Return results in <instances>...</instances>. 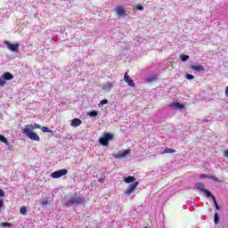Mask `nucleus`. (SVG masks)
<instances>
[{
	"instance_id": "nucleus-1",
	"label": "nucleus",
	"mask_w": 228,
	"mask_h": 228,
	"mask_svg": "<svg viewBox=\"0 0 228 228\" xmlns=\"http://www.w3.org/2000/svg\"><path fill=\"white\" fill-rule=\"evenodd\" d=\"M41 127L42 126L37 123H34V125H26L25 127L21 129V133L34 142H40V136L34 131L35 129H41Z\"/></svg>"
},
{
	"instance_id": "nucleus-2",
	"label": "nucleus",
	"mask_w": 228,
	"mask_h": 228,
	"mask_svg": "<svg viewBox=\"0 0 228 228\" xmlns=\"http://www.w3.org/2000/svg\"><path fill=\"white\" fill-rule=\"evenodd\" d=\"M83 202H85V198H81V197H71L69 200H67V202L65 203V206L67 208H70V206H74V204H76L77 206H79L81 204H83Z\"/></svg>"
},
{
	"instance_id": "nucleus-3",
	"label": "nucleus",
	"mask_w": 228,
	"mask_h": 228,
	"mask_svg": "<svg viewBox=\"0 0 228 228\" xmlns=\"http://www.w3.org/2000/svg\"><path fill=\"white\" fill-rule=\"evenodd\" d=\"M113 134L104 133L103 137H101L99 139V142L101 143V145H103V147H108V145H110L109 142H110V140H113Z\"/></svg>"
},
{
	"instance_id": "nucleus-4",
	"label": "nucleus",
	"mask_w": 228,
	"mask_h": 228,
	"mask_svg": "<svg viewBox=\"0 0 228 228\" xmlns=\"http://www.w3.org/2000/svg\"><path fill=\"white\" fill-rule=\"evenodd\" d=\"M67 174H69V170L63 168L53 172L51 177H53V179H60V177H63V175H67Z\"/></svg>"
},
{
	"instance_id": "nucleus-5",
	"label": "nucleus",
	"mask_w": 228,
	"mask_h": 228,
	"mask_svg": "<svg viewBox=\"0 0 228 228\" xmlns=\"http://www.w3.org/2000/svg\"><path fill=\"white\" fill-rule=\"evenodd\" d=\"M4 45H6L7 49H9V51H12V53H17V51H19V44H12L8 41H4Z\"/></svg>"
},
{
	"instance_id": "nucleus-6",
	"label": "nucleus",
	"mask_w": 228,
	"mask_h": 228,
	"mask_svg": "<svg viewBox=\"0 0 228 228\" xmlns=\"http://www.w3.org/2000/svg\"><path fill=\"white\" fill-rule=\"evenodd\" d=\"M138 184H140V183L138 182H135L134 183L130 184L128 189L125 191V195H127V197H129V195H131V193H133V191L136 190V187L138 186Z\"/></svg>"
},
{
	"instance_id": "nucleus-7",
	"label": "nucleus",
	"mask_w": 228,
	"mask_h": 228,
	"mask_svg": "<svg viewBox=\"0 0 228 228\" xmlns=\"http://www.w3.org/2000/svg\"><path fill=\"white\" fill-rule=\"evenodd\" d=\"M82 124H83V121H81V119L77 118H73L70 122L71 127H79V126H81Z\"/></svg>"
},
{
	"instance_id": "nucleus-8",
	"label": "nucleus",
	"mask_w": 228,
	"mask_h": 228,
	"mask_svg": "<svg viewBox=\"0 0 228 228\" xmlns=\"http://www.w3.org/2000/svg\"><path fill=\"white\" fill-rule=\"evenodd\" d=\"M124 81L127 83L128 86H132L133 88L134 86H135L134 82L133 81V79H131L129 76H127V73L124 76Z\"/></svg>"
},
{
	"instance_id": "nucleus-9",
	"label": "nucleus",
	"mask_w": 228,
	"mask_h": 228,
	"mask_svg": "<svg viewBox=\"0 0 228 228\" xmlns=\"http://www.w3.org/2000/svg\"><path fill=\"white\" fill-rule=\"evenodd\" d=\"M116 13L121 17H124L126 15V10H124V7L122 6H118L116 8Z\"/></svg>"
},
{
	"instance_id": "nucleus-10",
	"label": "nucleus",
	"mask_w": 228,
	"mask_h": 228,
	"mask_svg": "<svg viewBox=\"0 0 228 228\" xmlns=\"http://www.w3.org/2000/svg\"><path fill=\"white\" fill-rule=\"evenodd\" d=\"M2 77L5 81H12V79H13V75H12L10 72H5L2 75Z\"/></svg>"
},
{
	"instance_id": "nucleus-11",
	"label": "nucleus",
	"mask_w": 228,
	"mask_h": 228,
	"mask_svg": "<svg viewBox=\"0 0 228 228\" xmlns=\"http://www.w3.org/2000/svg\"><path fill=\"white\" fill-rule=\"evenodd\" d=\"M127 154H131V149H127L122 153H118V155L115 156V158H126Z\"/></svg>"
},
{
	"instance_id": "nucleus-12",
	"label": "nucleus",
	"mask_w": 228,
	"mask_h": 228,
	"mask_svg": "<svg viewBox=\"0 0 228 228\" xmlns=\"http://www.w3.org/2000/svg\"><path fill=\"white\" fill-rule=\"evenodd\" d=\"M123 181L126 184H129L131 183H134V181H136V178L134 176H127V177H125Z\"/></svg>"
},
{
	"instance_id": "nucleus-13",
	"label": "nucleus",
	"mask_w": 228,
	"mask_h": 228,
	"mask_svg": "<svg viewBox=\"0 0 228 228\" xmlns=\"http://www.w3.org/2000/svg\"><path fill=\"white\" fill-rule=\"evenodd\" d=\"M191 70H195L196 72H202V70H204V68L200 65H191Z\"/></svg>"
},
{
	"instance_id": "nucleus-14",
	"label": "nucleus",
	"mask_w": 228,
	"mask_h": 228,
	"mask_svg": "<svg viewBox=\"0 0 228 228\" xmlns=\"http://www.w3.org/2000/svg\"><path fill=\"white\" fill-rule=\"evenodd\" d=\"M174 152H176L175 149L172 148H166L161 154H174Z\"/></svg>"
},
{
	"instance_id": "nucleus-15",
	"label": "nucleus",
	"mask_w": 228,
	"mask_h": 228,
	"mask_svg": "<svg viewBox=\"0 0 228 228\" xmlns=\"http://www.w3.org/2000/svg\"><path fill=\"white\" fill-rule=\"evenodd\" d=\"M171 106L173 108H177V110L184 109V105L181 104L180 102H173V103H171Z\"/></svg>"
},
{
	"instance_id": "nucleus-16",
	"label": "nucleus",
	"mask_w": 228,
	"mask_h": 228,
	"mask_svg": "<svg viewBox=\"0 0 228 228\" xmlns=\"http://www.w3.org/2000/svg\"><path fill=\"white\" fill-rule=\"evenodd\" d=\"M195 187L198 189V190H200L201 191H206V186L204 185V183H198L195 184Z\"/></svg>"
},
{
	"instance_id": "nucleus-17",
	"label": "nucleus",
	"mask_w": 228,
	"mask_h": 228,
	"mask_svg": "<svg viewBox=\"0 0 228 228\" xmlns=\"http://www.w3.org/2000/svg\"><path fill=\"white\" fill-rule=\"evenodd\" d=\"M154 81H158V77H150L145 79L146 83H154Z\"/></svg>"
},
{
	"instance_id": "nucleus-18",
	"label": "nucleus",
	"mask_w": 228,
	"mask_h": 228,
	"mask_svg": "<svg viewBox=\"0 0 228 228\" xmlns=\"http://www.w3.org/2000/svg\"><path fill=\"white\" fill-rule=\"evenodd\" d=\"M112 88H113V83L111 82H108L104 86V90H111Z\"/></svg>"
},
{
	"instance_id": "nucleus-19",
	"label": "nucleus",
	"mask_w": 228,
	"mask_h": 228,
	"mask_svg": "<svg viewBox=\"0 0 228 228\" xmlns=\"http://www.w3.org/2000/svg\"><path fill=\"white\" fill-rule=\"evenodd\" d=\"M180 60H182V61H188V60H190V55L181 54Z\"/></svg>"
},
{
	"instance_id": "nucleus-20",
	"label": "nucleus",
	"mask_w": 228,
	"mask_h": 228,
	"mask_svg": "<svg viewBox=\"0 0 228 228\" xmlns=\"http://www.w3.org/2000/svg\"><path fill=\"white\" fill-rule=\"evenodd\" d=\"M212 200L216 206V209H217V211H220V206H218V202L216 201V198L215 196H212Z\"/></svg>"
},
{
	"instance_id": "nucleus-21",
	"label": "nucleus",
	"mask_w": 228,
	"mask_h": 228,
	"mask_svg": "<svg viewBox=\"0 0 228 228\" xmlns=\"http://www.w3.org/2000/svg\"><path fill=\"white\" fill-rule=\"evenodd\" d=\"M0 142L8 145V139H6V137H4L3 134H0Z\"/></svg>"
},
{
	"instance_id": "nucleus-22",
	"label": "nucleus",
	"mask_w": 228,
	"mask_h": 228,
	"mask_svg": "<svg viewBox=\"0 0 228 228\" xmlns=\"http://www.w3.org/2000/svg\"><path fill=\"white\" fill-rule=\"evenodd\" d=\"M41 131L43 133H53V130L49 129L47 126H42Z\"/></svg>"
},
{
	"instance_id": "nucleus-23",
	"label": "nucleus",
	"mask_w": 228,
	"mask_h": 228,
	"mask_svg": "<svg viewBox=\"0 0 228 228\" xmlns=\"http://www.w3.org/2000/svg\"><path fill=\"white\" fill-rule=\"evenodd\" d=\"M204 191L205 195H207V197H210L211 199H213V197H215V195H213L211 193V191H209L208 190L205 189V191Z\"/></svg>"
},
{
	"instance_id": "nucleus-24",
	"label": "nucleus",
	"mask_w": 228,
	"mask_h": 228,
	"mask_svg": "<svg viewBox=\"0 0 228 228\" xmlns=\"http://www.w3.org/2000/svg\"><path fill=\"white\" fill-rule=\"evenodd\" d=\"M20 215H26V213H28V209L26 208V207H21L20 208Z\"/></svg>"
},
{
	"instance_id": "nucleus-25",
	"label": "nucleus",
	"mask_w": 228,
	"mask_h": 228,
	"mask_svg": "<svg viewBox=\"0 0 228 228\" xmlns=\"http://www.w3.org/2000/svg\"><path fill=\"white\" fill-rule=\"evenodd\" d=\"M41 206H47L49 204V198H45L43 201L40 202Z\"/></svg>"
},
{
	"instance_id": "nucleus-26",
	"label": "nucleus",
	"mask_w": 228,
	"mask_h": 228,
	"mask_svg": "<svg viewBox=\"0 0 228 228\" xmlns=\"http://www.w3.org/2000/svg\"><path fill=\"white\" fill-rule=\"evenodd\" d=\"M88 115H89L90 117H97V115H99V113H98L97 111H95V110H92V111H90V112L88 113Z\"/></svg>"
},
{
	"instance_id": "nucleus-27",
	"label": "nucleus",
	"mask_w": 228,
	"mask_h": 228,
	"mask_svg": "<svg viewBox=\"0 0 228 228\" xmlns=\"http://www.w3.org/2000/svg\"><path fill=\"white\" fill-rule=\"evenodd\" d=\"M0 227H12L11 223H0Z\"/></svg>"
},
{
	"instance_id": "nucleus-28",
	"label": "nucleus",
	"mask_w": 228,
	"mask_h": 228,
	"mask_svg": "<svg viewBox=\"0 0 228 228\" xmlns=\"http://www.w3.org/2000/svg\"><path fill=\"white\" fill-rule=\"evenodd\" d=\"M104 104H108V100H102L101 102H100V103H99V106L101 107V106H104Z\"/></svg>"
},
{
	"instance_id": "nucleus-29",
	"label": "nucleus",
	"mask_w": 228,
	"mask_h": 228,
	"mask_svg": "<svg viewBox=\"0 0 228 228\" xmlns=\"http://www.w3.org/2000/svg\"><path fill=\"white\" fill-rule=\"evenodd\" d=\"M209 179V175L207 174H203L200 175V179Z\"/></svg>"
},
{
	"instance_id": "nucleus-30",
	"label": "nucleus",
	"mask_w": 228,
	"mask_h": 228,
	"mask_svg": "<svg viewBox=\"0 0 228 228\" xmlns=\"http://www.w3.org/2000/svg\"><path fill=\"white\" fill-rule=\"evenodd\" d=\"M185 77H186L187 79H190V80L195 79V76H193V75H191V74H186Z\"/></svg>"
},
{
	"instance_id": "nucleus-31",
	"label": "nucleus",
	"mask_w": 228,
	"mask_h": 228,
	"mask_svg": "<svg viewBox=\"0 0 228 228\" xmlns=\"http://www.w3.org/2000/svg\"><path fill=\"white\" fill-rule=\"evenodd\" d=\"M214 222H215V224H218V213H215Z\"/></svg>"
},
{
	"instance_id": "nucleus-32",
	"label": "nucleus",
	"mask_w": 228,
	"mask_h": 228,
	"mask_svg": "<svg viewBox=\"0 0 228 228\" xmlns=\"http://www.w3.org/2000/svg\"><path fill=\"white\" fill-rule=\"evenodd\" d=\"M135 10H140L141 12H143V6H142L140 4H136L135 5Z\"/></svg>"
},
{
	"instance_id": "nucleus-33",
	"label": "nucleus",
	"mask_w": 228,
	"mask_h": 228,
	"mask_svg": "<svg viewBox=\"0 0 228 228\" xmlns=\"http://www.w3.org/2000/svg\"><path fill=\"white\" fill-rule=\"evenodd\" d=\"M6 85V81L3 78H0V86H4Z\"/></svg>"
},
{
	"instance_id": "nucleus-34",
	"label": "nucleus",
	"mask_w": 228,
	"mask_h": 228,
	"mask_svg": "<svg viewBox=\"0 0 228 228\" xmlns=\"http://www.w3.org/2000/svg\"><path fill=\"white\" fill-rule=\"evenodd\" d=\"M4 206V201H3V200H0V212L2 211Z\"/></svg>"
},
{
	"instance_id": "nucleus-35",
	"label": "nucleus",
	"mask_w": 228,
	"mask_h": 228,
	"mask_svg": "<svg viewBox=\"0 0 228 228\" xmlns=\"http://www.w3.org/2000/svg\"><path fill=\"white\" fill-rule=\"evenodd\" d=\"M208 179H212V181H218V179L216 176H213L211 175H209Z\"/></svg>"
},
{
	"instance_id": "nucleus-36",
	"label": "nucleus",
	"mask_w": 228,
	"mask_h": 228,
	"mask_svg": "<svg viewBox=\"0 0 228 228\" xmlns=\"http://www.w3.org/2000/svg\"><path fill=\"white\" fill-rule=\"evenodd\" d=\"M224 158H228V150H225L224 152Z\"/></svg>"
},
{
	"instance_id": "nucleus-37",
	"label": "nucleus",
	"mask_w": 228,
	"mask_h": 228,
	"mask_svg": "<svg viewBox=\"0 0 228 228\" xmlns=\"http://www.w3.org/2000/svg\"><path fill=\"white\" fill-rule=\"evenodd\" d=\"M0 197H4V191L2 189H0Z\"/></svg>"
},
{
	"instance_id": "nucleus-38",
	"label": "nucleus",
	"mask_w": 228,
	"mask_h": 228,
	"mask_svg": "<svg viewBox=\"0 0 228 228\" xmlns=\"http://www.w3.org/2000/svg\"><path fill=\"white\" fill-rule=\"evenodd\" d=\"M98 183H104V178H102V177L99 178Z\"/></svg>"
},
{
	"instance_id": "nucleus-39",
	"label": "nucleus",
	"mask_w": 228,
	"mask_h": 228,
	"mask_svg": "<svg viewBox=\"0 0 228 228\" xmlns=\"http://www.w3.org/2000/svg\"><path fill=\"white\" fill-rule=\"evenodd\" d=\"M225 95L228 97V86L225 88Z\"/></svg>"
},
{
	"instance_id": "nucleus-40",
	"label": "nucleus",
	"mask_w": 228,
	"mask_h": 228,
	"mask_svg": "<svg viewBox=\"0 0 228 228\" xmlns=\"http://www.w3.org/2000/svg\"><path fill=\"white\" fill-rule=\"evenodd\" d=\"M203 122H209V119H203Z\"/></svg>"
},
{
	"instance_id": "nucleus-41",
	"label": "nucleus",
	"mask_w": 228,
	"mask_h": 228,
	"mask_svg": "<svg viewBox=\"0 0 228 228\" xmlns=\"http://www.w3.org/2000/svg\"><path fill=\"white\" fill-rule=\"evenodd\" d=\"M75 197H77V193H75Z\"/></svg>"
}]
</instances>
